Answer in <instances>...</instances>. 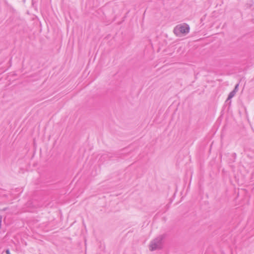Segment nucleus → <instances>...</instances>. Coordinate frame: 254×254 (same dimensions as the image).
Masks as SVG:
<instances>
[{"label":"nucleus","mask_w":254,"mask_h":254,"mask_svg":"<svg viewBox=\"0 0 254 254\" xmlns=\"http://www.w3.org/2000/svg\"><path fill=\"white\" fill-rule=\"evenodd\" d=\"M164 238L165 235H161L152 240L149 246V250L154 251L161 249L163 247V240Z\"/></svg>","instance_id":"f257e3e1"},{"label":"nucleus","mask_w":254,"mask_h":254,"mask_svg":"<svg viewBox=\"0 0 254 254\" xmlns=\"http://www.w3.org/2000/svg\"><path fill=\"white\" fill-rule=\"evenodd\" d=\"M190 31V26L186 23L178 25L174 29V32L176 35H179L181 34H187Z\"/></svg>","instance_id":"f03ea898"},{"label":"nucleus","mask_w":254,"mask_h":254,"mask_svg":"<svg viewBox=\"0 0 254 254\" xmlns=\"http://www.w3.org/2000/svg\"><path fill=\"white\" fill-rule=\"evenodd\" d=\"M235 94H236V93L235 92V91H232L231 92H230V93L229 94V95H228V97L227 98L226 101H228V100H231V99L235 95Z\"/></svg>","instance_id":"7ed1b4c3"},{"label":"nucleus","mask_w":254,"mask_h":254,"mask_svg":"<svg viewBox=\"0 0 254 254\" xmlns=\"http://www.w3.org/2000/svg\"><path fill=\"white\" fill-rule=\"evenodd\" d=\"M238 87H239V84H237L235 86V88L234 89L232 90L233 91H235V92L236 93V92L238 91Z\"/></svg>","instance_id":"20e7f679"},{"label":"nucleus","mask_w":254,"mask_h":254,"mask_svg":"<svg viewBox=\"0 0 254 254\" xmlns=\"http://www.w3.org/2000/svg\"><path fill=\"white\" fill-rule=\"evenodd\" d=\"M6 254H11L10 253L9 250L8 249H7L5 251Z\"/></svg>","instance_id":"39448f33"}]
</instances>
